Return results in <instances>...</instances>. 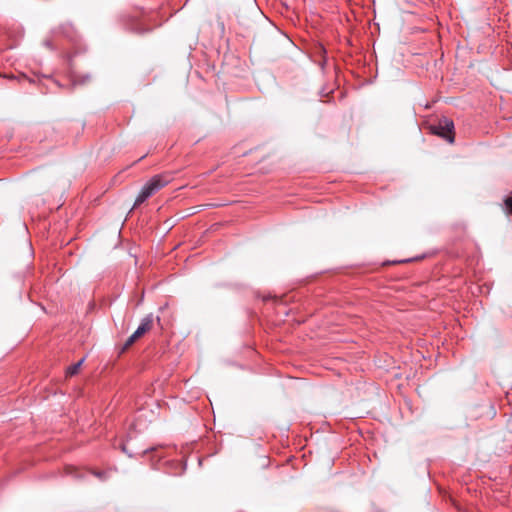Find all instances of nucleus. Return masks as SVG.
<instances>
[{
    "label": "nucleus",
    "mask_w": 512,
    "mask_h": 512,
    "mask_svg": "<svg viewBox=\"0 0 512 512\" xmlns=\"http://www.w3.org/2000/svg\"><path fill=\"white\" fill-rule=\"evenodd\" d=\"M1 78H2V79H3V78H8V76H7L6 74H3V73H2Z\"/></svg>",
    "instance_id": "nucleus-12"
},
{
    "label": "nucleus",
    "mask_w": 512,
    "mask_h": 512,
    "mask_svg": "<svg viewBox=\"0 0 512 512\" xmlns=\"http://www.w3.org/2000/svg\"><path fill=\"white\" fill-rule=\"evenodd\" d=\"M122 450H123V452H125V453H126V448H125V446H123V447H122Z\"/></svg>",
    "instance_id": "nucleus-13"
},
{
    "label": "nucleus",
    "mask_w": 512,
    "mask_h": 512,
    "mask_svg": "<svg viewBox=\"0 0 512 512\" xmlns=\"http://www.w3.org/2000/svg\"><path fill=\"white\" fill-rule=\"evenodd\" d=\"M44 45L49 48V49H53V45H52V42L50 40H46L44 42Z\"/></svg>",
    "instance_id": "nucleus-10"
},
{
    "label": "nucleus",
    "mask_w": 512,
    "mask_h": 512,
    "mask_svg": "<svg viewBox=\"0 0 512 512\" xmlns=\"http://www.w3.org/2000/svg\"><path fill=\"white\" fill-rule=\"evenodd\" d=\"M16 42H17V40H14V41H13V43H11V44L7 45V47H6V48H9V49H10V48H13V47L16 45Z\"/></svg>",
    "instance_id": "nucleus-11"
},
{
    "label": "nucleus",
    "mask_w": 512,
    "mask_h": 512,
    "mask_svg": "<svg viewBox=\"0 0 512 512\" xmlns=\"http://www.w3.org/2000/svg\"><path fill=\"white\" fill-rule=\"evenodd\" d=\"M85 358H82L80 359L77 363L75 364H72L71 366H69L66 370V374L68 376H74L78 373L79 371V368L81 367V365L83 364Z\"/></svg>",
    "instance_id": "nucleus-5"
},
{
    "label": "nucleus",
    "mask_w": 512,
    "mask_h": 512,
    "mask_svg": "<svg viewBox=\"0 0 512 512\" xmlns=\"http://www.w3.org/2000/svg\"><path fill=\"white\" fill-rule=\"evenodd\" d=\"M504 209L507 214L512 215V197H507L504 201Z\"/></svg>",
    "instance_id": "nucleus-7"
},
{
    "label": "nucleus",
    "mask_w": 512,
    "mask_h": 512,
    "mask_svg": "<svg viewBox=\"0 0 512 512\" xmlns=\"http://www.w3.org/2000/svg\"><path fill=\"white\" fill-rule=\"evenodd\" d=\"M58 33L63 35L65 38H67L71 41H73L76 37V31H75L74 27L72 26V24H70V23L62 24L59 27Z\"/></svg>",
    "instance_id": "nucleus-4"
},
{
    "label": "nucleus",
    "mask_w": 512,
    "mask_h": 512,
    "mask_svg": "<svg viewBox=\"0 0 512 512\" xmlns=\"http://www.w3.org/2000/svg\"><path fill=\"white\" fill-rule=\"evenodd\" d=\"M172 177L169 174H160L153 176L141 188L140 192H157L170 183Z\"/></svg>",
    "instance_id": "nucleus-2"
},
{
    "label": "nucleus",
    "mask_w": 512,
    "mask_h": 512,
    "mask_svg": "<svg viewBox=\"0 0 512 512\" xmlns=\"http://www.w3.org/2000/svg\"><path fill=\"white\" fill-rule=\"evenodd\" d=\"M150 30H151V28H143V27H136V28H135V31H136L137 33H139V34H142V33H144V32H148V31H150Z\"/></svg>",
    "instance_id": "nucleus-9"
},
{
    "label": "nucleus",
    "mask_w": 512,
    "mask_h": 512,
    "mask_svg": "<svg viewBox=\"0 0 512 512\" xmlns=\"http://www.w3.org/2000/svg\"><path fill=\"white\" fill-rule=\"evenodd\" d=\"M152 194H139L138 197L136 198L135 202H134V205H133V208L130 210V212L138 207L139 205H141L142 203H144L149 196H151Z\"/></svg>",
    "instance_id": "nucleus-6"
},
{
    "label": "nucleus",
    "mask_w": 512,
    "mask_h": 512,
    "mask_svg": "<svg viewBox=\"0 0 512 512\" xmlns=\"http://www.w3.org/2000/svg\"><path fill=\"white\" fill-rule=\"evenodd\" d=\"M431 131L450 143L454 142V123L446 117L440 119L438 124L431 126Z\"/></svg>",
    "instance_id": "nucleus-1"
},
{
    "label": "nucleus",
    "mask_w": 512,
    "mask_h": 512,
    "mask_svg": "<svg viewBox=\"0 0 512 512\" xmlns=\"http://www.w3.org/2000/svg\"><path fill=\"white\" fill-rule=\"evenodd\" d=\"M152 325H153V315L152 314L146 315L142 319V321H141L140 325L138 326V328L136 329V331L127 339V341L124 345V349L131 346L138 338H140L147 331H149L151 329Z\"/></svg>",
    "instance_id": "nucleus-3"
},
{
    "label": "nucleus",
    "mask_w": 512,
    "mask_h": 512,
    "mask_svg": "<svg viewBox=\"0 0 512 512\" xmlns=\"http://www.w3.org/2000/svg\"><path fill=\"white\" fill-rule=\"evenodd\" d=\"M96 477H98L100 480L105 481L108 479L109 472L103 471V472H94L93 473Z\"/></svg>",
    "instance_id": "nucleus-8"
}]
</instances>
